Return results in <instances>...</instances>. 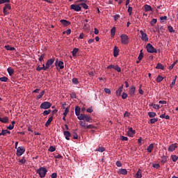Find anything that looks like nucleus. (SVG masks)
Returning <instances> with one entry per match:
<instances>
[{"label":"nucleus","mask_w":178,"mask_h":178,"mask_svg":"<svg viewBox=\"0 0 178 178\" xmlns=\"http://www.w3.org/2000/svg\"><path fill=\"white\" fill-rule=\"evenodd\" d=\"M75 115H76L78 120H79V125L83 129H95L94 125H86V122L92 123V118L90 115L81 114V108L79 106H76Z\"/></svg>","instance_id":"1"},{"label":"nucleus","mask_w":178,"mask_h":178,"mask_svg":"<svg viewBox=\"0 0 178 178\" xmlns=\"http://www.w3.org/2000/svg\"><path fill=\"white\" fill-rule=\"evenodd\" d=\"M37 172L38 174H39V176H40V177H45L47 172V169L46 168V167H39Z\"/></svg>","instance_id":"2"},{"label":"nucleus","mask_w":178,"mask_h":178,"mask_svg":"<svg viewBox=\"0 0 178 178\" xmlns=\"http://www.w3.org/2000/svg\"><path fill=\"white\" fill-rule=\"evenodd\" d=\"M121 42L122 44H129V38L127 34H121Z\"/></svg>","instance_id":"3"},{"label":"nucleus","mask_w":178,"mask_h":178,"mask_svg":"<svg viewBox=\"0 0 178 178\" xmlns=\"http://www.w3.org/2000/svg\"><path fill=\"white\" fill-rule=\"evenodd\" d=\"M146 49L148 53H157L156 48H154V46L151 44V43H147L146 45Z\"/></svg>","instance_id":"4"},{"label":"nucleus","mask_w":178,"mask_h":178,"mask_svg":"<svg viewBox=\"0 0 178 178\" xmlns=\"http://www.w3.org/2000/svg\"><path fill=\"white\" fill-rule=\"evenodd\" d=\"M26 148H24V146H18V148L17 149L16 155L17 156H22L23 154L25 152Z\"/></svg>","instance_id":"5"},{"label":"nucleus","mask_w":178,"mask_h":178,"mask_svg":"<svg viewBox=\"0 0 178 178\" xmlns=\"http://www.w3.org/2000/svg\"><path fill=\"white\" fill-rule=\"evenodd\" d=\"M54 62H55V58H49L46 63V65L43 67L44 70H47V69H49V67H51V65H53Z\"/></svg>","instance_id":"6"},{"label":"nucleus","mask_w":178,"mask_h":178,"mask_svg":"<svg viewBox=\"0 0 178 178\" xmlns=\"http://www.w3.org/2000/svg\"><path fill=\"white\" fill-rule=\"evenodd\" d=\"M55 65L57 69H64L65 67L64 62L63 60H58V58H57V60H56Z\"/></svg>","instance_id":"7"},{"label":"nucleus","mask_w":178,"mask_h":178,"mask_svg":"<svg viewBox=\"0 0 178 178\" xmlns=\"http://www.w3.org/2000/svg\"><path fill=\"white\" fill-rule=\"evenodd\" d=\"M51 106V102H42V104H40L41 108L44 110L49 108Z\"/></svg>","instance_id":"8"},{"label":"nucleus","mask_w":178,"mask_h":178,"mask_svg":"<svg viewBox=\"0 0 178 178\" xmlns=\"http://www.w3.org/2000/svg\"><path fill=\"white\" fill-rule=\"evenodd\" d=\"M140 32L141 34L140 38L142 39V41H145V42L149 41V38L146 32H144V31H140Z\"/></svg>","instance_id":"9"},{"label":"nucleus","mask_w":178,"mask_h":178,"mask_svg":"<svg viewBox=\"0 0 178 178\" xmlns=\"http://www.w3.org/2000/svg\"><path fill=\"white\" fill-rule=\"evenodd\" d=\"M136 88L134 85H132L131 86V88H129V95H131V97H134V95H136Z\"/></svg>","instance_id":"10"},{"label":"nucleus","mask_w":178,"mask_h":178,"mask_svg":"<svg viewBox=\"0 0 178 178\" xmlns=\"http://www.w3.org/2000/svg\"><path fill=\"white\" fill-rule=\"evenodd\" d=\"M71 9H74V11H81V4H71Z\"/></svg>","instance_id":"11"},{"label":"nucleus","mask_w":178,"mask_h":178,"mask_svg":"<svg viewBox=\"0 0 178 178\" xmlns=\"http://www.w3.org/2000/svg\"><path fill=\"white\" fill-rule=\"evenodd\" d=\"M64 136H65V139L70 140L71 137V132H70L69 129H67V131H64Z\"/></svg>","instance_id":"12"},{"label":"nucleus","mask_w":178,"mask_h":178,"mask_svg":"<svg viewBox=\"0 0 178 178\" xmlns=\"http://www.w3.org/2000/svg\"><path fill=\"white\" fill-rule=\"evenodd\" d=\"M176 147H177V143H172V145H170L168 147V151H175L176 149Z\"/></svg>","instance_id":"13"},{"label":"nucleus","mask_w":178,"mask_h":178,"mask_svg":"<svg viewBox=\"0 0 178 178\" xmlns=\"http://www.w3.org/2000/svg\"><path fill=\"white\" fill-rule=\"evenodd\" d=\"M123 86H124L123 85H121V86H120L118 90H116L117 97H120L122 92L123 91Z\"/></svg>","instance_id":"14"},{"label":"nucleus","mask_w":178,"mask_h":178,"mask_svg":"<svg viewBox=\"0 0 178 178\" xmlns=\"http://www.w3.org/2000/svg\"><path fill=\"white\" fill-rule=\"evenodd\" d=\"M135 133H136V131H134L132 127H129V131L127 132L128 136H129L130 137H132L133 136H134Z\"/></svg>","instance_id":"15"},{"label":"nucleus","mask_w":178,"mask_h":178,"mask_svg":"<svg viewBox=\"0 0 178 178\" xmlns=\"http://www.w3.org/2000/svg\"><path fill=\"white\" fill-rule=\"evenodd\" d=\"M135 177H136V178H141V177H143L142 169H138L137 172L135 174Z\"/></svg>","instance_id":"16"},{"label":"nucleus","mask_w":178,"mask_h":178,"mask_svg":"<svg viewBox=\"0 0 178 178\" xmlns=\"http://www.w3.org/2000/svg\"><path fill=\"white\" fill-rule=\"evenodd\" d=\"M145 11H152V7L149 4H145L144 6Z\"/></svg>","instance_id":"17"},{"label":"nucleus","mask_w":178,"mask_h":178,"mask_svg":"<svg viewBox=\"0 0 178 178\" xmlns=\"http://www.w3.org/2000/svg\"><path fill=\"white\" fill-rule=\"evenodd\" d=\"M119 48L118 46H114V49H113V55L114 56H118L119 55Z\"/></svg>","instance_id":"18"},{"label":"nucleus","mask_w":178,"mask_h":178,"mask_svg":"<svg viewBox=\"0 0 178 178\" xmlns=\"http://www.w3.org/2000/svg\"><path fill=\"white\" fill-rule=\"evenodd\" d=\"M60 23H62L63 25H64L65 27H67L68 25H70L71 22H69L68 20H60Z\"/></svg>","instance_id":"19"},{"label":"nucleus","mask_w":178,"mask_h":178,"mask_svg":"<svg viewBox=\"0 0 178 178\" xmlns=\"http://www.w3.org/2000/svg\"><path fill=\"white\" fill-rule=\"evenodd\" d=\"M0 122H2L3 123H8L9 122L8 116H4L3 118L0 116Z\"/></svg>","instance_id":"20"},{"label":"nucleus","mask_w":178,"mask_h":178,"mask_svg":"<svg viewBox=\"0 0 178 178\" xmlns=\"http://www.w3.org/2000/svg\"><path fill=\"white\" fill-rule=\"evenodd\" d=\"M6 49H8V51H15V46H10V44H6L5 46Z\"/></svg>","instance_id":"21"},{"label":"nucleus","mask_w":178,"mask_h":178,"mask_svg":"<svg viewBox=\"0 0 178 178\" xmlns=\"http://www.w3.org/2000/svg\"><path fill=\"white\" fill-rule=\"evenodd\" d=\"M54 116H49V118L47 120V122H46L45 125L46 127H49L51 122H53Z\"/></svg>","instance_id":"22"},{"label":"nucleus","mask_w":178,"mask_h":178,"mask_svg":"<svg viewBox=\"0 0 178 178\" xmlns=\"http://www.w3.org/2000/svg\"><path fill=\"white\" fill-rule=\"evenodd\" d=\"M154 148V143H151L150 145L149 146H147V152L148 153H152V151Z\"/></svg>","instance_id":"23"},{"label":"nucleus","mask_w":178,"mask_h":178,"mask_svg":"<svg viewBox=\"0 0 178 178\" xmlns=\"http://www.w3.org/2000/svg\"><path fill=\"white\" fill-rule=\"evenodd\" d=\"M6 134H10L8 129H2L1 132H0V136H6Z\"/></svg>","instance_id":"24"},{"label":"nucleus","mask_w":178,"mask_h":178,"mask_svg":"<svg viewBox=\"0 0 178 178\" xmlns=\"http://www.w3.org/2000/svg\"><path fill=\"white\" fill-rule=\"evenodd\" d=\"M128 173L127 169H119L118 174L127 175Z\"/></svg>","instance_id":"25"},{"label":"nucleus","mask_w":178,"mask_h":178,"mask_svg":"<svg viewBox=\"0 0 178 178\" xmlns=\"http://www.w3.org/2000/svg\"><path fill=\"white\" fill-rule=\"evenodd\" d=\"M148 115L149 116L150 120H152L154 116H156V113L154 111H149Z\"/></svg>","instance_id":"26"},{"label":"nucleus","mask_w":178,"mask_h":178,"mask_svg":"<svg viewBox=\"0 0 178 178\" xmlns=\"http://www.w3.org/2000/svg\"><path fill=\"white\" fill-rule=\"evenodd\" d=\"M144 56V54H143V50H140V54L138 55V62H140V60H142Z\"/></svg>","instance_id":"27"},{"label":"nucleus","mask_w":178,"mask_h":178,"mask_svg":"<svg viewBox=\"0 0 178 178\" xmlns=\"http://www.w3.org/2000/svg\"><path fill=\"white\" fill-rule=\"evenodd\" d=\"M7 70L10 76H12L13 74H14L15 71H14V69H13V67H8Z\"/></svg>","instance_id":"28"},{"label":"nucleus","mask_w":178,"mask_h":178,"mask_svg":"<svg viewBox=\"0 0 178 178\" xmlns=\"http://www.w3.org/2000/svg\"><path fill=\"white\" fill-rule=\"evenodd\" d=\"M115 32H116V29L115 27H113L111 30V38H114L115 35Z\"/></svg>","instance_id":"29"},{"label":"nucleus","mask_w":178,"mask_h":178,"mask_svg":"<svg viewBox=\"0 0 178 178\" xmlns=\"http://www.w3.org/2000/svg\"><path fill=\"white\" fill-rule=\"evenodd\" d=\"M15 124V122L13 121L12 122V125H8V127H7V129H8L9 132H10V130H13L14 129Z\"/></svg>","instance_id":"30"},{"label":"nucleus","mask_w":178,"mask_h":178,"mask_svg":"<svg viewBox=\"0 0 178 178\" xmlns=\"http://www.w3.org/2000/svg\"><path fill=\"white\" fill-rule=\"evenodd\" d=\"M163 79H164L163 76L159 75L157 76V78H156V82L161 83V81H163Z\"/></svg>","instance_id":"31"},{"label":"nucleus","mask_w":178,"mask_h":178,"mask_svg":"<svg viewBox=\"0 0 178 178\" xmlns=\"http://www.w3.org/2000/svg\"><path fill=\"white\" fill-rule=\"evenodd\" d=\"M168 161V156H166L165 155H163L161 156V162L162 163H165Z\"/></svg>","instance_id":"32"},{"label":"nucleus","mask_w":178,"mask_h":178,"mask_svg":"<svg viewBox=\"0 0 178 178\" xmlns=\"http://www.w3.org/2000/svg\"><path fill=\"white\" fill-rule=\"evenodd\" d=\"M79 51V48H74V49L72 51V56H76V54Z\"/></svg>","instance_id":"33"},{"label":"nucleus","mask_w":178,"mask_h":178,"mask_svg":"<svg viewBox=\"0 0 178 178\" xmlns=\"http://www.w3.org/2000/svg\"><path fill=\"white\" fill-rule=\"evenodd\" d=\"M156 69H161V70H164L165 67L163 64H161V63H159V64H157Z\"/></svg>","instance_id":"34"},{"label":"nucleus","mask_w":178,"mask_h":178,"mask_svg":"<svg viewBox=\"0 0 178 178\" xmlns=\"http://www.w3.org/2000/svg\"><path fill=\"white\" fill-rule=\"evenodd\" d=\"M44 93H45V90H42V92L39 93V95H37L38 99H42V97L44 95Z\"/></svg>","instance_id":"35"},{"label":"nucleus","mask_w":178,"mask_h":178,"mask_svg":"<svg viewBox=\"0 0 178 178\" xmlns=\"http://www.w3.org/2000/svg\"><path fill=\"white\" fill-rule=\"evenodd\" d=\"M50 113H51V109L48 108L44 110V111H43V115L44 116H46L47 115H49Z\"/></svg>","instance_id":"36"},{"label":"nucleus","mask_w":178,"mask_h":178,"mask_svg":"<svg viewBox=\"0 0 178 178\" xmlns=\"http://www.w3.org/2000/svg\"><path fill=\"white\" fill-rule=\"evenodd\" d=\"M3 13L4 15H9V11H8L7 7H6V3H5V6L3 8Z\"/></svg>","instance_id":"37"},{"label":"nucleus","mask_w":178,"mask_h":178,"mask_svg":"<svg viewBox=\"0 0 178 178\" xmlns=\"http://www.w3.org/2000/svg\"><path fill=\"white\" fill-rule=\"evenodd\" d=\"M106 148H104V146H99V148L96 149V151H100V152H103V151H105Z\"/></svg>","instance_id":"38"},{"label":"nucleus","mask_w":178,"mask_h":178,"mask_svg":"<svg viewBox=\"0 0 178 178\" xmlns=\"http://www.w3.org/2000/svg\"><path fill=\"white\" fill-rule=\"evenodd\" d=\"M172 162H177V161L178 160V156L177 155H172L171 156Z\"/></svg>","instance_id":"39"},{"label":"nucleus","mask_w":178,"mask_h":178,"mask_svg":"<svg viewBox=\"0 0 178 178\" xmlns=\"http://www.w3.org/2000/svg\"><path fill=\"white\" fill-rule=\"evenodd\" d=\"M8 78H7V76H3V77L0 78V81H8Z\"/></svg>","instance_id":"40"},{"label":"nucleus","mask_w":178,"mask_h":178,"mask_svg":"<svg viewBox=\"0 0 178 178\" xmlns=\"http://www.w3.org/2000/svg\"><path fill=\"white\" fill-rule=\"evenodd\" d=\"M158 120L159 118H156L155 116H153V118L150 120V123H156Z\"/></svg>","instance_id":"41"},{"label":"nucleus","mask_w":178,"mask_h":178,"mask_svg":"<svg viewBox=\"0 0 178 178\" xmlns=\"http://www.w3.org/2000/svg\"><path fill=\"white\" fill-rule=\"evenodd\" d=\"M128 13H129V15H132V13H133V8L131 7V6H129V8H128Z\"/></svg>","instance_id":"42"},{"label":"nucleus","mask_w":178,"mask_h":178,"mask_svg":"<svg viewBox=\"0 0 178 178\" xmlns=\"http://www.w3.org/2000/svg\"><path fill=\"white\" fill-rule=\"evenodd\" d=\"M128 93L126 92H122V99H127Z\"/></svg>","instance_id":"43"},{"label":"nucleus","mask_w":178,"mask_h":178,"mask_svg":"<svg viewBox=\"0 0 178 178\" xmlns=\"http://www.w3.org/2000/svg\"><path fill=\"white\" fill-rule=\"evenodd\" d=\"M81 6L83 8H84V9H88V5L86 4V3H81Z\"/></svg>","instance_id":"44"},{"label":"nucleus","mask_w":178,"mask_h":178,"mask_svg":"<svg viewBox=\"0 0 178 178\" xmlns=\"http://www.w3.org/2000/svg\"><path fill=\"white\" fill-rule=\"evenodd\" d=\"M139 93H140V95H143L144 90H143L142 85L139 86Z\"/></svg>","instance_id":"45"},{"label":"nucleus","mask_w":178,"mask_h":178,"mask_svg":"<svg viewBox=\"0 0 178 178\" xmlns=\"http://www.w3.org/2000/svg\"><path fill=\"white\" fill-rule=\"evenodd\" d=\"M69 111H70L69 108H65V111L63 113V115H65V119H66L67 115H68Z\"/></svg>","instance_id":"46"},{"label":"nucleus","mask_w":178,"mask_h":178,"mask_svg":"<svg viewBox=\"0 0 178 178\" xmlns=\"http://www.w3.org/2000/svg\"><path fill=\"white\" fill-rule=\"evenodd\" d=\"M114 69L118 71V72H121V67H119V65H115Z\"/></svg>","instance_id":"47"},{"label":"nucleus","mask_w":178,"mask_h":178,"mask_svg":"<svg viewBox=\"0 0 178 178\" xmlns=\"http://www.w3.org/2000/svg\"><path fill=\"white\" fill-rule=\"evenodd\" d=\"M44 66H45L44 64H42V67H40V65H38V67H36V70H44Z\"/></svg>","instance_id":"48"},{"label":"nucleus","mask_w":178,"mask_h":178,"mask_svg":"<svg viewBox=\"0 0 178 178\" xmlns=\"http://www.w3.org/2000/svg\"><path fill=\"white\" fill-rule=\"evenodd\" d=\"M19 162H20L21 163H26V160L25 159V156H22V159H21V160H19Z\"/></svg>","instance_id":"49"},{"label":"nucleus","mask_w":178,"mask_h":178,"mask_svg":"<svg viewBox=\"0 0 178 178\" xmlns=\"http://www.w3.org/2000/svg\"><path fill=\"white\" fill-rule=\"evenodd\" d=\"M72 83H74L75 85H78L79 79H77V78H72Z\"/></svg>","instance_id":"50"},{"label":"nucleus","mask_w":178,"mask_h":178,"mask_svg":"<svg viewBox=\"0 0 178 178\" xmlns=\"http://www.w3.org/2000/svg\"><path fill=\"white\" fill-rule=\"evenodd\" d=\"M168 30H169V32H175L172 25H168Z\"/></svg>","instance_id":"51"},{"label":"nucleus","mask_w":178,"mask_h":178,"mask_svg":"<svg viewBox=\"0 0 178 178\" xmlns=\"http://www.w3.org/2000/svg\"><path fill=\"white\" fill-rule=\"evenodd\" d=\"M157 22V18H153L151 21V25H155V23Z\"/></svg>","instance_id":"52"},{"label":"nucleus","mask_w":178,"mask_h":178,"mask_svg":"<svg viewBox=\"0 0 178 178\" xmlns=\"http://www.w3.org/2000/svg\"><path fill=\"white\" fill-rule=\"evenodd\" d=\"M56 148L55 146H50L49 148V151H51V152H53V151H56Z\"/></svg>","instance_id":"53"},{"label":"nucleus","mask_w":178,"mask_h":178,"mask_svg":"<svg viewBox=\"0 0 178 178\" xmlns=\"http://www.w3.org/2000/svg\"><path fill=\"white\" fill-rule=\"evenodd\" d=\"M176 63H177V60H175V62H173V64L170 65L169 69H173L175 67V65H176Z\"/></svg>","instance_id":"54"},{"label":"nucleus","mask_w":178,"mask_h":178,"mask_svg":"<svg viewBox=\"0 0 178 178\" xmlns=\"http://www.w3.org/2000/svg\"><path fill=\"white\" fill-rule=\"evenodd\" d=\"M177 78V76H175V78H174V79H172V83H171V86L175 85Z\"/></svg>","instance_id":"55"},{"label":"nucleus","mask_w":178,"mask_h":178,"mask_svg":"<svg viewBox=\"0 0 178 178\" xmlns=\"http://www.w3.org/2000/svg\"><path fill=\"white\" fill-rule=\"evenodd\" d=\"M152 107H154V109H160L159 104H152Z\"/></svg>","instance_id":"56"},{"label":"nucleus","mask_w":178,"mask_h":178,"mask_svg":"<svg viewBox=\"0 0 178 178\" xmlns=\"http://www.w3.org/2000/svg\"><path fill=\"white\" fill-rule=\"evenodd\" d=\"M104 92H106V93H108L109 95H111V90L110 88H104Z\"/></svg>","instance_id":"57"},{"label":"nucleus","mask_w":178,"mask_h":178,"mask_svg":"<svg viewBox=\"0 0 178 178\" xmlns=\"http://www.w3.org/2000/svg\"><path fill=\"white\" fill-rule=\"evenodd\" d=\"M44 54H42V55H40V57H39L38 60H40V62H42V60H43L44 58Z\"/></svg>","instance_id":"58"},{"label":"nucleus","mask_w":178,"mask_h":178,"mask_svg":"<svg viewBox=\"0 0 178 178\" xmlns=\"http://www.w3.org/2000/svg\"><path fill=\"white\" fill-rule=\"evenodd\" d=\"M116 165L118 167H122V162L120 161V160H118L117 162H116Z\"/></svg>","instance_id":"59"},{"label":"nucleus","mask_w":178,"mask_h":178,"mask_svg":"<svg viewBox=\"0 0 178 178\" xmlns=\"http://www.w3.org/2000/svg\"><path fill=\"white\" fill-rule=\"evenodd\" d=\"M6 6L7 11H8V9H11V6L10 3H6Z\"/></svg>","instance_id":"60"},{"label":"nucleus","mask_w":178,"mask_h":178,"mask_svg":"<svg viewBox=\"0 0 178 178\" xmlns=\"http://www.w3.org/2000/svg\"><path fill=\"white\" fill-rule=\"evenodd\" d=\"M115 65L111 64L110 65H108L107 69H115Z\"/></svg>","instance_id":"61"},{"label":"nucleus","mask_w":178,"mask_h":178,"mask_svg":"<svg viewBox=\"0 0 178 178\" xmlns=\"http://www.w3.org/2000/svg\"><path fill=\"white\" fill-rule=\"evenodd\" d=\"M51 178H57V173L56 172H53L51 174Z\"/></svg>","instance_id":"62"},{"label":"nucleus","mask_w":178,"mask_h":178,"mask_svg":"<svg viewBox=\"0 0 178 178\" xmlns=\"http://www.w3.org/2000/svg\"><path fill=\"white\" fill-rule=\"evenodd\" d=\"M87 111H88V113H92L93 109H92V108H88Z\"/></svg>","instance_id":"63"},{"label":"nucleus","mask_w":178,"mask_h":178,"mask_svg":"<svg viewBox=\"0 0 178 178\" xmlns=\"http://www.w3.org/2000/svg\"><path fill=\"white\" fill-rule=\"evenodd\" d=\"M122 140H128V138H127V136H122Z\"/></svg>","instance_id":"64"}]
</instances>
